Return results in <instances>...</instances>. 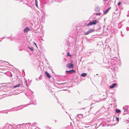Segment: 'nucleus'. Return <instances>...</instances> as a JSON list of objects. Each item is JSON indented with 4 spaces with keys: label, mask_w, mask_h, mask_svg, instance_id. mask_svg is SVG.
<instances>
[{
    "label": "nucleus",
    "mask_w": 129,
    "mask_h": 129,
    "mask_svg": "<svg viewBox=\"0 0 129 129\" xmlns=\"http://www.w3.org/2000/svg\"><path fill=\"white\" fill-rule=\"evenodd\" d=\"M98 22V21L96 20H93L90 21L86 25L87 26H89L93 25H95Z\"/></svg>",
    "instance_id": "nucleus-1"
},
{
    "label": "nucleus",
    "mask_w": 129,
    "mask_h": 129,
    "mask_svg": "<svg viewBox=\"0 0 129 129\" xmlns=\"http://www.w3.org/2000/svg\"><path fill=\"white\" fill-rule=\"evenodd\" d=\"M66 66L69 69H72L74 68V65L72 63H67V64Z\"/></svg>",
    "instance_id": "nucleus-2"
},
{
    "label": "nucleus",
    "mask_w": 129,
    "mask_h": 129,
    "mask_svg": "<svg viewBox=\"0 0 129 129\" xmlns=\"http://www.w3.org/2000/svg\"><path fill=\"white\" fill-rule=\"evenodd\" d=\"M76 71L74 70H71L69 71H66V72L67 73L71 74L75 72Z\"/></svg>",
    "instance_id": "nucleus-3"
},
{
    "label": "nucleus",
    "mask_w": 129,
    "mask_h": 129,
    "mask_svg": "<svg viewBox=\"0 0 129 129\" xmlns=\"http://www.w3.org/2000/svg\"><path fill=\"white\" fill-rule=\"evenodd\" d=\"M30 30V29H29L28 27H27L24 29L23 30V31L24 33H26L28 31H29Z\"/></svg>",
    "instance_id": "nucleus-4"
},
{
    "label": "nucleus",
    "mask_w": 129,
    "mask_h": 129,
    "mask_svg": "<svg viewBox=\"0 0 129 129\" xmlns=\"http://www.w3.org/2000/svg\"><path fill=\"white\" fill-rule=\"evenodd\" d=\"M45 73L46 75V76L49 78H50L51 77V75L50 74L48 73L46 71H45Z\"/></svg>",
    "instance_id": "nucleus-5"
},
{
    "label": "nucleus",
    "mask_w": 129,
    "mask_h": 129,
    "mask_svg": "<svg viewBox=\"0 0 129 129\" xmlns=\"http://www.w3.org/2000/svg\"><path fill=\"white\" fill-rule=\"evenodd\" d=\"M111 7H109L104 12V14H106L109 11V10L111 9Z\"/></svg>",
    "instance_id": "nucleus-6"
},
{
    "label": "nucleus",
    "mask_w": 129,
    "mask_h": 129,
    "mask_svg": "<svg viewBox=\"0 0 129 129\" xmlns=\"http://www.w3.org/2000/svg\"><path fill=\"white\" fill-rule=\"evenodd\" d=\"M116 85V83L113 84L111 85L110 86V88H113L115 87Z\"/></svg>",
    "instance_id": "nucleus-7"
},
{
    "label": "nucleus",
    "mask_w": 129,
    "mask_h": 129,
    "mask_svg": "<svg viewBox=\"0 0 129 129\" xmlns=\"http://www.w3.org/2000/svg\"><path fill=\"white\" fill-rule=\"evenodd\" d=\"M31 123H25L24 125H25V126H26V127H27V128H28L29 127V126L31 125ZM27 128V127H26V128Z\"/></svg>",
    "instance_id": "nucleus-8"
},
{
    "label": "nucleus",
    "mask_w": 129,
    "mask_h": 129,
    "mask_svg": "<svg viewBox=\"0 0 129 129\" xmlns=\"http://www.w3.org/2000/svg\"><path fill=\"white\" fill-rule=\"evenodd\" d=\"M100 8L96 6L95 7V11L96 12H99L100 11Z\"/></svg>",
    "instance_id": "nucleus-9"
},
{
    "label": "nucleus",
    "mask_w": 129,
    "mask_h": 129,
    "mask_svg": "<svg viewBox=\"0 0 129 129\" xmlns=\"http://www.w3.org/2000/svg\"><path fill=\"white\" fill-rule=\"evenodd\" d=\"M22 87V85L21 84H18L16 85L15 86H14L13 87L14 88H16V87Z\"/></svg>",
    "instance_id": "nucleus-10"
},
{
    "label": "nucleus",
    "mask_w": 129,
    "mask_h": 129,
    "mask_svg": "<svg viewBox=\"0 0 129 129\" xmlns=\"http://www.w3.org/2000/svg\"><path fill=\"white\" fill-rule=\"evenodd\" d=\"M87 75V74L86 73H83L81 74V75L82 77H85Z\"/></svg>",
    "instance_id": "nucleus-11"
},
{
    "label": "nucleus",
    "mask_w": 129,
    "mask_h": 129,
    "mask_svg": "<svg viewBox=\"0 0 129 129\" xmlns=\"http://www.w3.org/2000/svg\"><path fill=\"white\" fill-rule=\"evenodd\" d=\"M123 109L124 111V112H127L128 110V109L126 108V106L124 107H123Z\"/></svg>",
    "instance_id": "nucleus-12"
},
{
    "label": "nucleus",
    "mask_w": 129,
    "mask_h": 129,
    "mask_svg": "<svg viewBox=\"0 0 129 129\" xmlns=\"http://www.w3.org/2000/svg\"><path fill=\"white\" fill-rule=\"evenodd\" d=\"M95 31V30L94 29H89L88 30V31H89V33H91L93 31Z\"/></svg>",
    "instance_id": "nucleus-13"
},
{
    "label": "nucleus",
    "mask_w": 129,
    "mask_h": 129,
    "mask_svg": "<svg viewBox=\"0 0 129 129\" xmlns=\"http://www.w3.org/2000/svg\"><path fill=\"white\" fill-rule=\"evenodd\" d=\"M115 111L116 113H119L121 112V111L120 109H115Z\"/></svg>",
    "instance_id": "nucleus-14"
},
{
    "label": "nucleus",
    "mask_w": 129,
    "mask_h": 129,
    "mask_svg": "<svg viewBox=\"0 0 129 129\" xmlns=\"http://www.w3.org/2000/svg\"><path fill=\"white\" fill-rule=\"evenodd\" d=\"M21 125V124H18L16 126V128L15 129H19V128L20 127V126ZM22 125H23L22 124Z\"/></svg>",
    "instance_id": "nucleus-15"
},
{
    "label": "nucleus",
    "mask_w": 129,
    "mask_h": 129,
    "mask_svg": "<svg viewBox=\"0 0 129 129\" xmlns=\"http://www.w3.org/2000/svg\"><path fill=\"white\" fill-rule=\"evenodd\" d=\"M28 48H29L31 51H32L34 50L33 47H29V46H28Z\"/></svg>",
    "instance_id": "nucleus-16"
},
{
    "label": "nucleus",
    "mask_w": 129,
    "mask_h": 129,
    "mask_svg": "<svg viewBox=\"0 0 129 129\" xmlns=\"http://www.w3.org/2000/svg\"><path fill=\"white\" fill-rule=\"evenodd\" d=\"M66 84V83H57V84L58 85H63V86L64 85V84Z\"/></svg>",
    "instance_id": "nucleus-17"
},
{
    "label": "nucleus",
    "mask_w": 129,
    "mask_h": 129,
    "mask_svg": "<svg viewBox=\"0 0 129 129\" xmlns=\"http://www.w3.org/2000/svg\"><path fill=\"white\" fill-rule=\"evenodd\" d=\"M77 116H78L79 118H81L82 117L83 115L82 114H79L77 115Z\"/></svg>",
    "instance_id": "nucleus-18"
},
{
    "label": "nucleus",
    "mask_w": 129,
    "mask_h": 129,
    "mask_svg": "<svg viewBox=\"0 0 129 129\" xmlns=\"http://www.w3.org/2000/svg\"><path fill=\"white\" fill-rule=\"evenodd\" d=\"M35 0V5L36 7H38V5L37 4L38 2L37 1V0Z\"/></svg>",
    "instance_id": "nucleus-19"
},
{
    "label": "nucleus",
    "mask_w": 129,
    "mask_h": 129,
    "mask_svg": "<svg viewBox=\"0 0 129 129\" xmlns=\"http://www.w3.org/2000/svg\"><path fill=\"white\" fill-rule=\"evenodd\" d=\"M89 34V31H88L86 32H85L84 34L85 35H87Z\"/></svg>",
    "instance_id": "nucleus-20"
},
{
    "label": "nucleus",
    "mask_w": 129,
    "mask_h": 129,
    "mask_svg": "<svg viewBox=\"0 0 129 129\" xmlns=\"http://www.w3.org/2000/svg\"><path fill=\"white\" fill-rule=\"evenodd\" d=\"M84 127L85 128H88V129H91V126H85Z\"/></svg>",
    "instance_id": "nucleus-21"
},
{
    "label": "nucleus",
    "mask_w": 129,
    "mask_h": 129,
    "mask_svg": "<svg viewBox=\"0 0 129 129\" xmlns=\"http://www.w3.org/2000/svg\"><path fill=\"white\" fill-rule=\"evenodd\" d=\"M101 13H97L95 14V15H99L100 16L101 15Z\"/></svg>",
    "instance_id": "nucleus-22"
},
{
    "label": "nucleus",
    "mask_w": 129,
    "mask_h": 129,
    "mask_svg": "<svg viewBox=\"0 0 129 129\" xmlns=\"http://www.w3.org/2000/svg\"><path fill=\"white\" fill-rule=\"evenodd\" d=\"M71 55L70 54L69 52H68L67 53V56H71Z\"/></svg>",
    "instance_id": "nucleus-23"
},
{
    "label": "nucleus",
    "mask_w": 129,
    "mask_h": 129,
    "mask_svg": "<svg viewBox=\"0 0 129 129\" xmlns=\"http://www.w3.org/2000/svg\"><path fill=\"white\" fill-rule=\"evenodd\" d=\"M119 118L118 117H116V120L118 121H119Z\"/></svg>",
    "instance_id": "nucleus-24"
},
{
    "label": "nucleus",
    "mask_w": 129,
    "mask_h": 129,
    "mask_svg": "<svg viewBox=\"0 0 129 129\" xmlns=\"http://www.w3.org/2000/svg\"><path fill=\"white\" fill-rule=\"evenodd\" d=\"M126 30L127 31H128L129 30V27H127L126 28Z\"/></svg>",
    "instance_id": "nucleus-25"
},
{
    "label": "nucleus",
    "mask_w": 129,
    "mask_h": 129,
    "mask_svg": "<svg viewBox=\"0 0 129 129\" xmlns=\"http://www.w3.org/2000/svg\"><path fill=\"white\" fill-rule=\"evenodd\" d=\"M121 4V2H118V4H117V5L118 6H119V5L120 4Z\"/></svg>",
    "instance_id": "nucleus-26"
},
{
    "label": "nucleus",
    "mask_w": 129,
    "mask_h": 129,
    "mask_svg": "<svg viewBox=\"0 0 129 129\" xmlns=\"http://www.w3.org/2000/svg\"><path fill=\"white\" fill-rule=\"evenodd\" d=\"M9 125H10V126H12V125L10 124H8V126H9Z\"/></svg>",
    "instance_id": "nucleus-27"
},
{
    "label": "nucleus",
    "mask_w": 129,
    "mask_h": 129,
    "mask_svg": "<svg viewBox=\"0 0 129 129\" xmlns=\"http://www.w3.org/2000/svg\"><path fill=\"white\" fill-rule=\"evenodd\" d=\"M122 36V37H123L124 36H123V35L122 34V36Z\"/></svg>",
    "instance_id": "nucleus-28"
},
{
    "label": "nucleus",
    "mask_w": 129,
    "mask_h": 129,
    "mask_svg": "<svg viewBox=\"0 0 129 129\" xmlns=\"http://www.w3.org/2000/svg\"><path fill=\"white\" fill-rule=\"evenodd\" d=\"M35 43V45H36V46H37L36 45V44H35V43Z\"/></svg>",
    "instance_id": "nucleus-29"
},
{
    "label": "nucleus",
    "mask_w": 129,
    "mask_h": 129,
    "mask_svg": "<svg viewBox=\"0 0 129 129\" xmlns=\"http://www.w3.org/2000/svg\"><path fill=\"white\" fill-rule=\"evenodd\" d=\"M26 85H27V83H26Z\"/></svg>",
    "instance_id": "nucleus-30"
},
{
    "label": "nucleus",
    "mask_w": 129,
    "mask_h": 129,
    "mask_svg": "<svg viewBox=\"0 0 129 129\" xmlns=\"http://www.w3.org/2000/svg\"><path fill=\"white\" fill-rule=\"evenodd\" d=\"M121 33L122 34V31H121Z\"/></svg>",
    "instance_id": "nucleus-31"
},
{
    "label": "nucleus",
    "mask_w": 129,
    "mask_h": 129,
    "mask_svg": "<svg viewBox=\"0 0 129 129\" xmlns=\"http://www.w3.org/2000/svg\"><path fill=\"white\" fill-rule=\"evenodd\" d=\"M6 62L7 63H8L9 64V63L8 62Z\"/></svg>",
    "instance_id": "nucleus-32"
},
{
    "label": "nucleus",
    "mask_w": 129,
    "mask_h": 129,
    "mask_svg": "<svg viewBox=\"0 0 129 129\" xmlns=\"http://www.w3.org/2000/svg\"><path fill=\"white\" fill-rule=\"evenodd\" d=\"M98 75V74H96V75Z\"/></svg>",
    "instance_id": "nucleus-33"
},
{
    "label": "nucleus",
    "mask_w": 129,
    "mask_h": 129,
    "mask_svg": "<svg viewBox=\"0 0 129 129\" xmlns=\"http://www.w3.org/2000/svg\"><path fill=\"white\" fill-rule=\"evenodd\" d=\"M10 65H11V66H12V65H11V64H10Z\"/></svg>",
    "instance_id": "nucleus-34"
},
{
    "label": "nucleus",
    "mask_w": 129,
    "mask_h": 129,
    "mask_svg": "<svg viewBox=\"0 0 129 129\" xmlns=\"http://www.w3.org/2000/svg\"><path fill=\"white\" fill-rule=\"evenodd\" d=\"M128 16V15H127V16Z\"/></svg>",
    "instance_id": "nucleus-35"
},
{
    "label": "nucleus",
    "mask_w": 129,
    "mask_h": 129,
    "mask_svg": "<svg viewBox=\"0 0 129 129\" xmlns=\"http://www.w3.org/2000/svg\"><path fill=\"white\" fill-rule=\"evenodd\" d=\"M66 112V113H67V112Z\"/></svg>",
    "instance_id": "nucleus-36"
},
{
    "label": "nucleus",
    "mask_w": 129,
    "mask_h": 129,
    "mask_svg": "<svg viewBox=\"0 0 129 129\" xmlns=\"http://www.w3.org/2000/svg\"><path fill=\"white\" fill-rule=\"evenodd\" d=\"M104 1H106V0H104Z\"/></svg>",
    "instance_id": "nucleus-37"
}]
</instances>
